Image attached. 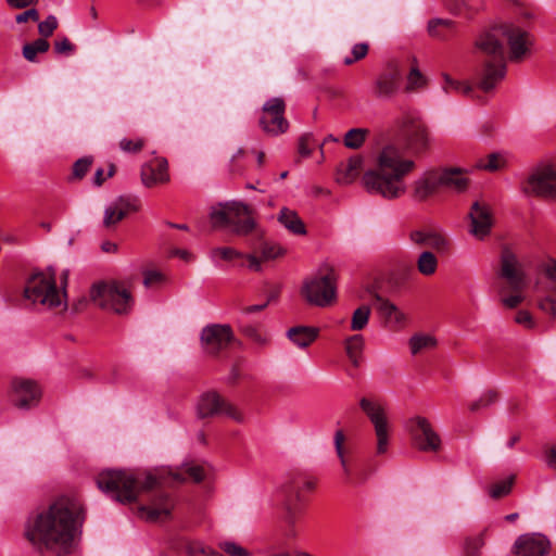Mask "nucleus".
Listing matches in <instances>:
<instances>
[{"label":"nucleus","mask_w":556,"mask_h":556,"mask_svg":"<svg viewBox=\"0 0 556 556\" xmlns=\"http://www.w3.org/2000/svg\"><path fill=\"white\" fill-rule=\"evenodd\" d=\"M84 520L80 501L63 495L27 518L25 538L40 553L49 551L58 556L66 555Z\"/></svg>","instance_id":"1"},{"label":"nucleus","mask_w":556,"mask_h":556,"mask_svg":"<svg viewBox=\"0 0 556 556\" xmlns=\"http://www.w3.org/2000/svg\"><path fill=\"white\" fill-rule=\"evenodd\" d=\"M415 168V161L404 157L397 146L387 144L377 153L374 168L364 173L362 181L367 192L395 200L406 193L405 178Z\"/></svg>","instance_id":"2"},{"label":"nucleus","mask_w":556,"mask_h":556,"mask_svg":"<svg viewBox=\"0 0 556 556\" xmlns=\"http://www.w3.org/2000/svg\"><path fill=\"white\" fill-rule=\"evenodd\" d=\"M97 484L115 501L127 504L135 502L140 492L161 485V481L153 473H147L141 479L126 470H105L98 476Z\"/></svg>","instance_id":"3"},{"label":"nucleus","mask_w":556,"mask_h":556,"mask_svg":"<svg viewBox=\"0 0 556 556\" xmlns=\"http://www.w3.org/2000/svg\"><path fill=\"white\" fill-rule=\"evenodd\" d=\"M476 48L480 53L481 66L476 71V86L483 92H490L506 75V58H502L496 40L489 36H479Z\"/></svg>","instance_id":"4"},{"label":"nucleus","mask_w":556,"mask_h":556,"mask_svg":"<svg viewBox=\"0 0 556 556\" xmlns=\"http://www.w3.org/2000/svg\"><path fill=\"white\" fill-rule=\"evenodd\" d=\"M480 36L495 38L496 46L501 49L502 58H506V42L508 46V60L516 63L521 62L530 54L533 45V38L527 30L509 23L496 25Z\"/></svg>","instance_id":"5"},{"label":"nucleus","mask_w":556,"mask_h":556,"mask_svg":"<svg viewBox=\"0 0 556 556\" xmlns=\"http://www.w3.org/2000/svg\"><path fill=\"white\" fill-rule=\"evenodd\" d=\"M210 218L214 228H230L238 236H247L255 228L252 210L241 202L219 203L212 207Z\"/></svg>","instance_id":"6"},{"label":"nucleus","mask_w":556,"mask_h":556,"mask_svg":"<svg viewBox=\"0 0 556 556\" xmlns=\"http://www.w3.org/2000/svg\"><path fill=\"white\" fill-rule=\"evenodd\" d=\"M90 299L99 307L128 314L134 305L130 291L119 281H100L90 289Z\"/></svg>","instance_id":"7"},{"label":"nucleus","mask_w":556,"mask_h":556,"mask_svg":"<svg viewBox=\"0 0 556 556\" xmlns=\"http://www.w3.org/2000/svg\"><path fill=\"white\" fill-rule=\"evenodd\" d=\"M24 296L34 304L39 303L49 308H55L61 305L66 306L63 300L65 292L60 294L56 288L55 274L51 268L47 271L34 273L28 278L24 289Z\"/></svg>","instance_id":"8"},{"label":"nucleus","mask_w":556,"mask_h":556,"mask_svg":"<svg viewBox=\"0 0 556 556\" xmlns=\"http://www.w3.org/2000/svg\"><path fill=\"white\" fill-rule=\"evenodd\" d=\"M359 406L374 426L377 439L376 453L378 455L386 454L390 440V424L384 406L380 402L368 397H362Z\"/></svg>","instance_id":"9"},{"label":"nucleus","mask_w":556,"mask_h":556,"mask_svg":"<svg viewBox=\"0 0 556 556\" xmlns=\"http://www.w3.org/2000/svg\"><path fill=\"white\" fill-rule=\"evenodd\" d=\"M336 274L330 269L326 275L307 279L302 294L309 304L325 307L336 299Z\"/></svg>","instance_id":"10"},{"label":"nucleus","mask_w":556,"mask_h":556,"mask_svg":"<svg viewBox=\"0 0 556 556\" xmlns=\"http://www.w3.org/2000/svg\"><path fill=\"white\" fill-rule=\"evenodd\" d=\"M286 102L282 98L274 97L268 99L262 108L258 125L262 130L271 137L287 132L289 122L285 116Z\"/></svg>","instance_id":"11"},{"label":"nucleus","mask_w":556,"mask_h":556,"mask_svg":"<svg viewBox=\"0 0 556 556\" xmlns=\"http://www.w3.org/2000/svg\"><path fill=\"white\" fill-rule=\"evenodd\" d=\"M197 413L199 418L226 415L237 422H242L244 419L242 413L215 391L205 392L200 396L197 404Z\"/></svg>","instance_id":"12"},{"label":"nucleus","mask_w":556,"mask_h":556,"mask_svg":"<svg viewBox=\"0 0 556 556\" xmlns=\"http://www.w3.org/2000/svg\"><path fill=\"white\" fill-rule=\"evenodd\" d=\"M233 339L235 336L231 327L220 324L205 326L200 336L203 351L211 356H217L222 351L226 350Z\"/></svg>","instance_id":"13"},{"label":"nucleus","mask_w":556,"mask_h":556,"mask_svg":"<svg viewBox=\"0 0 556 556\" xmlns=\"http://www.w3.org/2000/svg\"><path fill=\"white\" fill-rule=\"evenodd\" d=\"M315 486V482L313 480L306 479L304 477L298 476L291 479L283 486L285 501L283 506L286 510V522L293 527L296 520V516L300 511L299 503L302 501L301 492L302 491H312Z\"/></svg>","instance_id":"14"},{"label":"nucleus","mask_w":556,"mask_h":556,"mask_svg":"<svg viewBox=\"0 0 556 556\" xmlns=\"http://www.w3.org/2000/svg\"><path fill=\"white\" fill-rule=\"evenodd\" d=\"M523 191L539 197H556V164L534 169L529 175Z\"/></svg>","instance_id":"15"},{"label":"nucleus","mask_w":556,"mask_h":556,"mask_svg":"<svg viewBox=\"0 0 556 556\" xmlns=\"http://www.w3.org/2000/svg\"><path fill=\"white\" fill-rule=\"evenodd\" d=\"M412 437L415 446L422 452H438L441 438L432 428L430 421L421 416L412 419Z\"/></svg>","instance_id":"16"},{"label":"nucleus","mask_w":556,"mask_h":556,"mask_svg":"<svg viewBox=\"0 0 556 556\" xmlns=\"http://www.w3.org/2000/svg\"><path fill=\"white\" fill-rule=\"evenodd\" d=\"M401 77L402 70L399 63L389 62L375 81L374 94L380 99H390L396 93Z\"/></svg>","instance_id":"17"},{"label":"nucleus","mask_w":556,"mask_h":556,"mask_svg":"<svg viewBox=\"0 0 556 556\" xmlns=\"http://www.w3.org/2000/svg\"><path fill=\"white\" fill-rule=\"evenodd\" d=\"M501 277L504 278L513 292H521L526 285L525 274L517 256L508 249L501 255Z\"/></svg>","instance_id":"18"},{"label":"nucleus","mask_w":556,"mask_h":556,"mask_svg":"<svg viewBox=\"0 0 556 556\" xmlns=\"http://www.w3.org/2000/svg\"><path fill=\"white\" fill-rule=\"evenodd\" d=\"M11 387L15 396V405L22 409L36 406L41 397L38 384L29 379L14 378Z\"/></svg>","instance_id":"19"},{"label":"nucleus","mask_w":556,"mask_h":556,"mask_svg":"<svg viewBox=\"0 0 556 556\" xmlns=\"http://www.w3.org/2000/svg\"><path fill=\"white\" fill-rule=\"evenodd\" d=\"M378 314L384 328L391 331L402 330L407 323L406 314L394 303L380 295H376Z\"/></svg>","instance_id":"20"},{"label":"nucleus","mask_w":556,"mask_h":556,"mask_svg":"<svg viewBox=\"0 0 556 556\" xmlns=\"http://www.w3.org/2000/svg\"><path fill=\"white\" fill-rule=\"evenodd\" d=\"M470 233L478 239L485 238L493 225V217L488 204L475 202L469 212Z\"/></svg>","instance_id":"21"},{"label":"nucleus","mask_w":556,"mask_h":556,"mask_svg":"<svg viewBox=\"0 0 556 556\" xmlns=\"http://www.w3.org/2000/svg\"><path fill=\"white\" fill-rule=\"evenodd\" d=\"M548 548V540L540 533L522 534L514 544L515 553L518 556H545Z\"/></svg>","instance_id":"22"},{"label":"nucleus","mask_w":556,"mask_h":556,"mask_svg":"<svg viewBox=\"0 0 556 556\" xmlns=\"http://www.w3.org/2000/svg\"><path fill=\"white\" fill-rule=\"evenodd\" d=\"M139 210L138 200L131 197H119L104 211L103 225L110 228L124 219L129 213Z\"/></svg>","instance_id":"23"},{"label":"nucleus","mask_w":556,"mask_h":556,"mask_svg":"<svg viewBox=\"0 0 556 556\" xmlns=\"http://www.w3.org/2000/svg\"><path fill=\"white\" fill-rule=\"evenodd\" d=\"M140 175L142 184L148 188L166 184L169 181L168 163L163 157H155L142 165Z\"/></svg>","instance_id":"24"},{"label":"nucleus","mask_w":556,"mask_h":556,"mask_svg":"<svg viewBox=\"0 0 556 556\" xmlns=\"http://www.w3.org/2000/svg\"><path fill=\"white\" fill-rule=\"evenodd\" d=\"M174 507L173 500L163 492L155 493L151 500V505L140 508L142 515L149 521H159L170 516Z\"/></svg>","instance_id":"25"},{"label":"nucleus","mask_w":556,"mask_h":556,"mask_svg":"<svg viewBox=\"0 0 556 556\" xmlns=\"http://www.w3.org/2000/svg\"><path fill=\"white\" fill-rule=\"evenodd\" d=\"M440 188L439 170H428L414 181L412 195L417 201H425Z\"/></svg>","instance_id":"26"},{"label":"nucleus","mask_w":556,"mask_h":556,"mask_svg":"<svg viewBox=\"0 0 556 556\" xmlns=\"http://www.w3.org/2000/svg\"><path fill=\"white\" fill-rule=\"evenodd\" d=\"M405 143L410 153H424L429 147L427 128L421 124L410 126L406 132Z\"/></svg>","instance_id":"27"},{"label":"nucleus","mask_w":556,"mask_h":556,"mask_svg":"<svg viewBox=\"0 0 556 556\" xmlns=\"http://www.w3.org/2000/svg\"><path fill=\"white\" fill-rule=\"evenodd\" d=\"M364 165V157L353 155L346 162H342L337 169V181L341 185L352 184L361 174Z\"/></svg>","instance_id":"28"},{"label":"nucleus","mask_w":556,"mask_h":556,"mask_svg":"<svg viewBox=\"0 0 556 556\" xmlns=\"http://www.w3.org/2000/svg\"><path fill=\"white\" fill-rule=\"evenodd\" d=\"M427 30L429 36L438 40H450L456 36L458 26L450 18H431L428 22Z\"/></svg>","instance_id":"29"},{"label":"nucleus","mask_w":556,"mask_h":556,"mask_svg":"<svg viewBox=\"0 0 556 556\" xmlns=\"http://www.w3.org/2000/svg\"><path fill=\"white\" fill-rule=\"evenodd\" d=\"M319 334V329L309 326H294L287 330V338L299 349L308 348Z\"/></svg>","instance_id":"30"},{"label":"nucleus","mask_w":556,"mask_h":556,"mask_svg":"<svg viewBox=\"0 0 556 556\" xmlns=\"http://www.w3.org/2000/svg\"><path fill=\"white\" fill-rule=\"evenodd\" d=\"M440 187L464 191L468 186V179L459 167H450L439 170Z\"/></svg>","instance_id":"31"},{"label":"nucleus","mask_w":556,"mask_h":556,"mask_svg":"<svg viewBox=\"0 0 556 556\" xmlns=\"http://www.w3.org/2000/svg\"><path fill=\"white\" fill-rule=\"evenodd\" d=\"M278 222L293 235L302 236L306 233L303 220L293 210L282 207L278 214Z\"/></svg>","instance_id":"32"},{"label":"nucleus","mask_w":556,"mask_h":556,"mask_svg":"<svg viewBox=\"0 0 556 556\" xmlns=\"http://www.w3.org/2000/svg\"><path fill=\"white\" fill-rule=\"evenodd\" d=\"M364 344L365 342L362 334H353L346 338L344 342L346 355L354 366H358L359 364V356Z\"/></svg>","instance_id":"33"},{"label":"nucleus","mask_w":556,"mask_h":556,"mask_svg":"<svg viewBox=\"0 0 556 556\" xmlns=\"http://www.w3.org/2000/svg\"><path fill=\"white\" fill-rule=\"evenodd\" d=\"M369 130L367 128H351L343 137V144L351 150H358L365 143Z\"/></svg>","instance_id":"34"},{"label":"nucleus","mask_w":556,"mask_h":556,"mask_svg":"<svg viewBox=\"0 0 556 556\" xmlns=\"http://www.w3.org/2000/svg\"><path fill=\"white\" fill-rule=\"evenodd\" d=\"M173 479L177 482L192 480L201 482L204 479V470L201 466L185 465L179 471L173 472Z\"/></svg>","instance_id":"35"},{"label":"nucleus","mask_w":556,"mask_h":556,"mask_svg":"<svg viewBox=\"0 0 556 556\" xmlns=\"http://www.w3.org/2000/svg\"><path fill=\"white\" fill-rule=\"evenodd\" d=\"M438 258L430 251H424L417 258V269L424 276H431L437 271Z\"/></svg>","instance_id":"36"},{"label":"nucleus","mask_w":556,"mask_h":556,"mask_svg":"<svg viewBox=\"0 0 556 556\" xmlns=\"http://www.w3.org/2000/svg\"><path fill=\"white\" fill-rule=\"evenodd\" d=\"M50 43L45 38H38L23 47V56L29 62H37V54L49 50Z\"/></svg>","instance_id":"37"},{"label":"nucleus","mask_w":556,"mask_h":556,"mask_svg":"<svg viewBox=\"0 0 556 556\" xmlns=\"http://www.w3.org/2000/svg\"><path fill=\"white\" fill-rule=\"evenodd\" d=\"M442 89L445 93L459 92L463 94H470L472 92V86L468 83L456 80L446 73L442 74Z\"/></svg>","instance_id":"38"},{"label":"nucleus","mask_w":556,"mask_h":556,"mask_svg":"<svg viewBox=\"0 0 556 556\" xmlns=\"http://www.w3.org/2000/svg\"><path fill=\"white\" fill-rule=\"evenodd\" d=\"M506 157L503 153L494 152L489 154L484 160L477 163V167L488 172H496L506 166Z\"/></svg>","instance_id":"39"},{"label":"nucleus","mask_w":556,"mask_h":556,"mask_svg":"<svg viewBox=\"0 0 556 556\" xmlns=\"http://www.w3.org/2000/svg\"><path fill=\"white\" fill-rule=\"evenodd\" d=\"M435 345V338L429 334H415L409 339V349L413 355H416L424 350L433 349Z\"/></svg>","instance_id":"40"},{"label":"nucleus","mask_w":556,"mask_h":556,"mask_svg":"<svg viewBox=\"0 0 556 556\" xmlns=\"http://www.w3.org/2000/svg\"><path fill=\"white\" fill-rule=\"evenodd\" d=\"M343 442H344V434H343L342 430H338L334 434L336 452L338 454V457L340 458V463H341L342 469L346 476L348 481L351 483H354L355 481L352 476V470L349 467L348 462L344 457ZM362 481H363V479H359L357 482H362Z\"/></svg>","instance_id":"41"},{"label":"nucleus","mask_w":556,"mask_h":556,"mask_svg":"<svg viewBox=\"0 0 556 556\" xmlns=\"http://www.w3.org/2000/svg\"><path fill=\"white\" fill-rule=\"evenodd\" d=\"M427 86V78L419 71L416 60L414 59V65L407 75V84L405 90L407 92H413L420 90Z\"/></svg>","instance_id":"42"},{"label":"nucleus","mask_w":556,"mask_h":556,"mask_svg":"<svg viewBox=\"0 0 556 556\" xmlns=\"http://www.w3.org/2000/svg\"><path fill=\"white\" fill-rule=\"evenodd\" d=\"M370 313L371 309L368 305L357 307L352 314L351 330H363L368 325Z\"/></svg>","instance_id":"43"},{"label":"nucleus","mask_w":556,"mask_h":556,"mask_svg":"<svg viewBox=\"0 0 556 556\" xmlns=\"http://www.w3.org/2000/svg\"><path fill=\"white\" fill-rule=\"evenodd\" d=\"M484 543V532L466 538L464 542V556H479Z\"/></svg>","instance_id":"44"},{"label":"nucleus","mask_w":556,"mask_h":556,"mask_svg":"<svg viewBox=\"0 0 556 556\" xmlns=\"http://www.w3.org/2000/svg\"><path fill=\"white\" fill-rule=\"evenodd\" d=\"M243 336L250 339L253 343H255L260 348H264L269 344V338L262 333L261 330L253 325H244L240 328Z\"/></svg>","instance_id":"45"},{"label":"nucleus","mask_w":556,"mask_h":556,"mask_svg":"<svg viewBox=\"0 0 556 556\" xmlns=\"http://www.w3.org/2000/svg\"><path fill=\"white\" fill-rule=\"evenodd\" d=\"M514 481L515 476H509L504 480L493 483L489 489V495L494 500H498L503 496H506L507 494L510 493Z\"/></svg>","instance_id":"46"},{"label":"nucleus","mask_w":556,"mask_h":556,"mask_svg":"<svg viewBox=\"0 0 556 556\" xmlns=\"http://www.w3.org/2000/svg\"><path fill=\"white\" fill-rule=\"evenodd\" d=\"M93 159L91 156H85L77 160L72 169V179H83L89 172L92 165Z\"/></svg>","instance_id":"47"},{"label":"nucleus","mask_w":556,"mask_h":556,"mask_svg":"<svg viewBox=\"0 0 556 556\" xmlns=\"http://www.w3.org/2000/svg\"><path fill=\"white\" fill-rule=\"evenodd\" d=\"M369 50V46L366 42H359L352 47L351 54L345 56L343 60L344 65H352L353 63L364 59Z\"/></svg>","instance_id":"48"},{"label":"nucleus","mask_w":556,"mask_h":556,"mask_svg":"<svg viewBox=\"0 0 556 556\" xmlns=\"http://www.w3.org/2000/svg\"><path fill=\"white\" fill-rule=\"evenodd\" d=\"M497 396L498 395H497L496 391L489 390L485 393H483L479 400L473 401L469 405V409L472 413H476L481 408H485V407L490 406L491 404H493L497 400Z\"/></svg>","instance_id":"49"},{"label":"nucleus","mask_w":556,"mask_h":556,"mask_svg":"<svg viewBox=\"0 0 556 556\" xmlns=\"http://www.w3.org/2000/svg\"><path fill=\"white\" fill-rule=\"evenodd\" d=\"M427 247L434 249L439 252H445L450 247V242L441 233L435 231H429Z\"/></svg>","instance_id":"50"},{"label":"nucleus","mask_w":556,"mask_h":556,"mask_svg":"<svg viewBox=\"0 0 556 556\" xmlns=\"http://www.w3.org/2000/svg\"><path fill=\"white\" fill-rule=\"evenodd\" d=\"M58 20L54 15H49L45 21L38 24V33L42 38L52 36L54 30L58 28Z\"/></svg>","instance_id":"51"},{"label":"nucleus","mask_w":556,"mask_h":556,"mask_svg":"<svg viewBox=\"0 0 556 556\" xmlns=\"http://www.w3.org/2000/svg\"><path fill=\"white\" fill-rule=\"evenodd\" d=\"M243 256L244 255L241 252L237 251L233 248H229V247L215 248L212 250L213 258L220 257L222 260H225V261H232L235 258H240Z\"/></svg>","instance_id":"52"},{"label":"nucleus","mask_w":556,"mask_h":556,"mask_svg":"<svg viewBox=\"0 0 556 556\" xmlns=\"http://www.w3.org/2000/svg\"><path fill=\"white\" fill-rule=\"evenodd\" d=\"M143 146H144V140L142 138H137V139L123 138L119 141L121 150L126 153H137L142 150Z\"/></svg>","instance_id":"53"},{"label":"nucleus","mask_w":556,"mask_h":556,"mask_svg":"<svg viewBox=\"0 0 556 556\" xmlns=\"http://www.w3.org/2000/svg\"><path fill=\"white\" fill-rule=\"evenodd\" d=\"M285 254V249L277 244L265 243L262 247V260L269 261L275 260Z\"/></svg>","instance_id":"54"},{"label":"nucleus","mask_w":556,"mask_h":556,"mask_svg":"<svg viewBox=\"0 0 556 556\" xmlns=\"http://www.w3.org/2000/svg\"><path fill=\"white\" fill-rule=\"evenodd\" d=\"M220 548L230 556H249L250 553L235 542H223Z\"/></svg>","instance_id":"55"},{"label":"nucleus","mask_w":556,"mask_h":556,"mask_svg":"<svg viewBox=\"0 0 556 556\" xmlns=\"http://www.w3.org/2000/svg\"><path fill=\"white\" fill-rule=\"evenodd\" d=\"M189 556H223L210 547L201 544H192L188 547Z\"/></svg>","instance_id":"56"},{"label":"nucleus","mask_w":556,"mask_h":556,"mask_svg":"<svg viewBox=\"0 0 556 556\" xmlns=\"http://www.w3.org/2000/svg\"><path fill=\"white\" fill-rule=\"evenodd\" d=\"M54 50L58 54H72L75 51V46L67 37H62L54 42Z\"/></svg>","instance_id":"57"},{"label":"nucleus","mask_w":556,"mask_h":556,"mask_svg":"<svg viewBox=\"0 0 556 556\" xmlns=\"http://www.w3.org/2000/svg\"><path fill=\"white\" fill-rule=\"evenodd\" d=\"M515 321L527 329H532L535 326V321L528 311H519L516 314Z\"/></svg>","instance_id":"58"},{"label":"nucleus","mask_w":556,"mask_h":556,"mask_svg":"<svg viewBox=\"0 0 556 556\" xmlns=\"http://www.w3.org/2000/svg\"><path fill=\"white\" fill-rule=\"evenodd\" d=\"M429 231L414 230L409 233L413 243L419 247H427Z\"/></svg>","instance_id":"59"},{"label":"nucleus","mask_w":556,"mask_h":556,"mask_svg":"<svg viewBox=\"0 0 556 556\" xmlns=\"http://www.w3.org/2000/svg\"><path fill=\"white\" fill-rule=\"evenodd\" d=\"M28 20L37 22L39 20V13L36 9H29L21 14H17L15 21L17 24L26 23Z\"/></svg>","instance_id":"60"},{"label":"nucleus","mask_w":556,"mask_h":556,"mask_svg":"<svg viewBox=\"0 0 556 556\" xmlns=\"http://www.w3.org/2000/svg\"><path fill=\"white\" fill-rule=\"evenodd\" d=\"M545 276L554 283L556 289V260H548L543 267Z\"/></svg>","instance_id":"61"},{"label":"nucleus","mask_w":556,"mask_h":556,"mask_svg":"<svg viewBox=\"0 0 556 556\" xmlns=\"http://www.w3.org/2000/svg\"><path fill=\"white\" fill-rule=\"evenodd\" d=\"M514 293L515 294L502 299V303L508 308H515L523 301V296L520 292Z\"/></svg>","instance_id":"62"},{"label":"nucleus","mask_w":556,"mask_h":556,"mask_svg":"<svg viewBox=\"0 0 556 556\" xmlns=\"http://www.w3.org/2000/svg\"><path fill=\"white\" fill-rule=\"evenodd\" d=\"M163 276L161 273L155 270H148L144 273L143 283L146 287H150L154 283L162 281Z\"/></svg>","instance_id":"63"},{"label":"nucleus","mask_w":556,"mask_h":556,"mask_svg":"<svg viewBox=\"0 0 556 556\" xmlns=\"http://www.w3.org/2000/svg\"><path fill=\"white\" fill-rule=\"evenodd\" d=\"M539 307L547 314L556 315V301L552 298L543 299L540 302Z\"/></svg>","instance_id":"64"}]
</instances>
